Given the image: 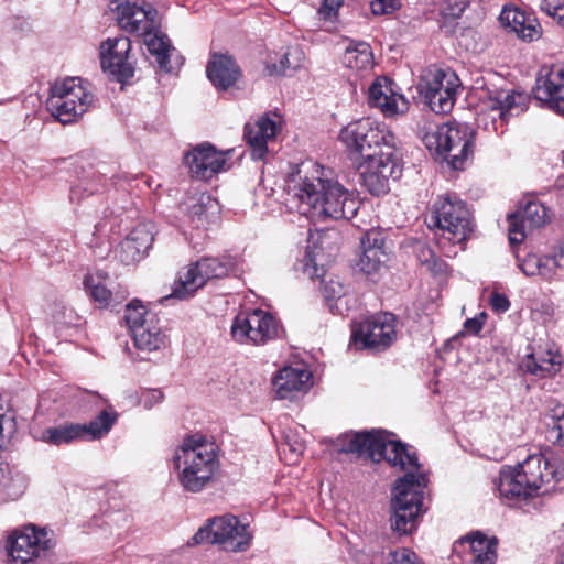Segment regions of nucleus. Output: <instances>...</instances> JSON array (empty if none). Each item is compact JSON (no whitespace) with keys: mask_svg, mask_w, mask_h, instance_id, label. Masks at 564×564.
I'll list each match as a JSON object with an SVG mask.
<instances>
[{"mask_svg":"<svg viewBox=\"0 0 564 564\" xmlns=\"http://www.w3.org/2000/svg\"><path fill=\"white\" fill-rule=\"evenodd\" d=\"M329 310L334 314H338L341 316H349L352 307H351V296L349 293H347L344 296L338 297L337 300L333 301L328 304Z\"/></svg>","mask_w":564,"mask_h":564,"instance_id":"obj_58","label":"nucleus"},{"mask_svg":"<svg viewBox=\"0 0 564 564\" xmlns=\"http://www.w3.org/2000/svg\"><path fill=\"white\" fill-rule=\"evenodd\" d=\"M144 37V44L151 55L155 56L159 66L162 69L170 70V52L173 50L169 37L159 30L156 23L155 30L147 31L142 34Z\"/></svg>","mask_w":564,"mask_h":564,"instance_id":"obj_35","label":"nucleus"},{"mask_svg":"<svg viewBox=\"0 0 564 564\" xmlns=\"http://www.w3.org/2000/svg\"><path fill=\"white\" fill-rule=\"evenodd\" d=\"M561 365L562 357L556 349L539 347L525 356L521 367L525 372L545 378L557 373Z\"/></svg>","mask_w":564,"mask_h":564,"instance_id":"obj_31","label":"nucleus"},{"mask_svg":"<svg viewBox=\"0 0 564 564\" xmlns=\"http://www.w3.org/2000/svg\"><path fill=\"white\" fill-rule=\"evenodd\" d=\"M375 57L371 46L367 42L355 41V68L359 70L372 69Z\"/></svg>","mask_w":564,"mask_h":564,"instance_id":"obj_45","label":"nucleus"},{"mask_svg":"<svg viewBox=\"0 0 564 564\" xmlns=\"http://www.w3.org/2000/svg\"><path fill=\"white\" fill-rule=\"evenodd\" d=\"M424 490L401 489L392 490V517L391 529L400 534H411L416 530L419 517L425 510L423 508Z\"/></svg>","mask_w":564,"mask_h":564,"instance_id":"obj_16","label":"nucleus"},{"mask_svg":"<svg viewBox=\"0 0 564 564\" xmlns=\"http://www.w3.org/2000/svg\"><path fill=\"white\" fill-rule=\"evenodd\" d=\"M153 242V234L148 224L137 225L129 235L119 243L116 254L124 264H131L148 252Z\"/></svg>","mask_w":564,"mask_h":564,"instance_id":"obj_24","label":"nucleus"},{"mask_svg":"<svg viewBox=\"0 0 564 564\" xmlns=\"http://www.w3.org/2000/svg\"><path fill=\"white\" fill-rule=\"evenodd\" d=\"M533 94L547 108L564 116V65L542 66L536 76Z\"/></svg>","mask_w":564,"mask_h":564,"instance_id":"obj_20","label":"nucleus"},{"mask_svg":"<svg viewBox=\"0 0 564 564\" xmlns=\"http://www.w3.org/2000/svg\"><path fill=\"white\" fill-rule=\"evenodd\" d=\"M275 121L268 117L259 118L254 123H246L243 138L251 150L253 160H262L268 153V141L276 134Z\"/></svg>","mask_w":564,"mask_h":564,"instance_id":"obj_28","label":"nucleus"},{"mask_svg":"<svg viewBox=\"0 0 564 564\" xmlns=\"http://www.w3.org/2000/svg\"><path fill=\"white\" fill-rule=\"evenodd\" d=\"M312 379V371L306 366H285L275 373L272 384L279 399L293 400L310 390L313 386Z\"/></svg>","mask_w":564,"mask_h":564,"instance_id":"obj_22","label":"nucleus"},{"mask_svg":"<svg viewBox=\"0 0 564 564\" xmlns=\"http://www.w3.org/2000/svg\"><path fill=\"white\" fill-rule=\"evenodd\" d=\"M560 470L543 454L529 455L514 467H503L499 474L497 489L508 502L533 497L543 484L557 479Z\"/></svg>","mask_w":564,"mask_h":564,"instance_id":"obj_4","label":"nucleus"},{"mask_svg":"<svg viewBox=\"0 0 564 564\" xmlns=\"http://www.w3.org/2000/svg\"><path fill=\"white\" fill-rule=\"evenodd\" d=\"M206 74L218 90H227L235 86L242 75L232 56L217 53L212 55L206 67Z\"/></svg>","mask_w":564,"mask_h":564,"instance_id":"obj_26","label":"nucleus"},{"mask_svg":"<svg viewBox=\"0 0 564 564\" xmlns=\"http://www.w3.org/2000/svg\"><path fill=\"white\" fill-rule=\"evenodd\" d=\"M455 75L451 70H444L435 66L426 68L419 83V91L422 96L434 94L446 89L448 86V76Z\"/></svg>","mask_w":564,"mask_h":564,"instance_id":"obj_38","label":"nucleus"},{"mask_svg":"<svg viewBox=\"0 0 564 564\" xmlns=\"http://www.w3.org/2000/svg\"><path fill=\"white\" fill-rule=\"evenodd\" d=\"M41 440L52 445L68 444L76 440H84L83 427H79V424L47 427L42 432Z\"/></svg>","mask_w":564,"mask_h":564,"instance_id":"obj_39","label":"nucleus"},{"mask_svg":"<svg viewBox=\"0 0 564 564\" xmlns=\"http://www.w3.org/2000/svg\"><path fill=\"white\" fill-rule=\"evenodd\" d=\"M84 286L101 308L116 307L127 296L126 291L113 290L110 276L101 271L88 273L84 279Z\"/></svg>","mask_w":564,"mask_h":564,"instance_id":"obj_25","label":"nucleus"},{"mask_svg":"<svg viewBox=\"0 0 564 564\" xmlns=\"http://www.w3.org/2000/svg\"><path fill=\"white\" fill-rule=\"evenodd\" d=\"M87 192L86 186L84 184H78L70 189L69 199L72 203H80V199L84 195V193Z\"/></svg>","mask_w":564,"mask_h":564,"instance_id":"obj_62","label":"nucleus"},{"mask_svg":"<svg viewBox=\"0 0 564 564\" xmlns=\"http://www.w3.org/2000/svg\"><path fill=\"white\" fill-rule=\"evenodd\" d=\"M29 476L18 466L0 462V502L17 500L29 487Z\"/></svg>","mask_w":564,"mask_h":564,"instance_id":"obj_32","label":"nucleus"},{"mask_svg":"<svg viewBox=\"0 0 564 564\" xmlns=\"http://www.w3.org/2000/svg\"><path fill=\"white\" fill-rule=\"evenodd\" d=\"M186 220L195 228H207L218 218V202L207 193L189 197L182 204Z\"/></svg>","mask_w":564,"mask_h":564,"instance_id":"obj_27","label":"nucleus"},{"mask_svg":"<svg viewBox=\"0 0 564 564\" xmlns=\"http://www.w3.org/2000/svg\"><path fill=\"white\" fill-rule=\"evenodd\" d=\"M173 467L183 490L198 494L213 485L220 469L219 447L202 435H191L175 449Z\"/></svg>","mask_w":564,"mask_h":564,"instance_id":"obj_3","label":"nucleus"},{"mask_svg":"<svg viewBox=\"0 0 564 564\" xmlns=\"http://www.w3.org/2000/svg\"><path fill=\"white\" fill-rule=\"evenodd\" d=\"M485 319H486L485 313H481L476 317L468 318L464 323V328L468 333L478 334L485 324Z\"/></svg>","mask_w":564,"mask_h":564,"instance_id":"obj_60","label":"nucleus"},{"mask_svg":"<svg viewBox=\"0 0 564 564\" xmlns=\"http://www.w3.org/2000/svg\"><path fill=\"white\" fill-rule=\"evenodd\" d=\"M251 540L248 524L241 523L235 516L225 514L209 519L191 538L188 545L210 543L228 552H243L249 549Z\"/></svg>","mask_w":564,"mask_h":564,"instance_id":"obj_8","label":"nucleus"},{"mask_svg":"<svg viewBox=\"0 0 564 564\" xmlns=\"http://www.w3.org/2000/svg\"><path fill=\"white\" fill-rule=\"evenodd\" d=\"M118 416V412L112 406H108L89 423L79 424V427H83L84 440L95 441L105 437L116 424Z\"/></svg>","mask_w":564,"mask_h":564,"instance_id":"obj_34","label":"nucleus"},{"mask_svg":"<svg viewBox=\"0 0 564 564\" xmlns=\"http://www.w3.org/2000/svg\"><path fill=\"white\" fill-rule=\"evenodd\" d=\"M397 154L394 135L372 118L355 121V162L382 158L383 153Z\"/></svg>","mask_w":564,"mask_h":564,"instance_id":"obj_14","label":"nucleus"},{"mask_svg":"<svg viewBox=\"0 0 564 564\" xmlns=\"http://www.w3.org/2000/svg\"><path fill=\"white\" fill-rule=\"evenodd\" d=\"M283 452L289 451L291 454L297 458L305 451V442L301 437L299 429H286L282 432V443H281Z\"/></svg>","mask_w":564,"mask_h":564,"instance_id":"obj_42","label":"nucleus"},{"mask_svg":"<svg viewBox=\"0 0 564 564\" xmlns=\"http://www.w3.org/2000/svg\"><path fill=\"white\" fill-rule=\"evenodd\" d=\"M351 50H352V41H349L348 45L345 47V54L343 57V64L348 68L351 66V63H352V57L350 56Z\"/></svg>","mask_w":564,"mask_h":564,"instance_id":"obj_64","label":"nucleus"},{"mask_svg":"<svg viewBox=\"0 0 564 564\" xmlns=\"http://www.w3.org/2000/svg\"><path fill=\"white\" fill-rule=\"evenodd\" d=\"M367 101L387 119H397L410 109L408 98L400 91L398 85L387 77H378L373 80L368 88Z\"/></svg>","mask_w":564,"mask_h":564,"instance_id":"obj_17","label":"nucleus"},{"mask_svg":"<svg viewBox=\"0 0 564 564\" xmlns=\"http://www.w3.org/2000/svg\"><path fill=\"white\" fill-rule=\"evenodd\" d=\"M474 137L475 131L468 123L448 122L426 132L424 143L458 170L473 152Z\"/></svg>","mask_w":564,"mask_h":564,"instance_id":"obj_7","label":"nucleus"},{"mask_svg":"<svg viewBox=\"0 0 564 564\" xmlns=\"http://www.w3.org/2000/svg\"><path fill=\"white\" fill-rule=\"evenodd\" d=\"M549 220V209L534 197H527L518 210L508 215L510 243L514 246L523 242L531 230L542 227Z\"/></svg>","mask_w":564,"mask_h":564,"instance_id":"obj_18","label":"nucleus"},{"mask_svg":"<svg viewBox=\"0 0 564 564\" xmlns=\"http://www.w3.org/2000/svg\"><path fill=\"white\" fill-rule=\"evenodd\" d=\"M348 288L349 286L345 285L338 278H332L328 281H324L323 294L329 304L338 297L349 293Z\"/></svg>","mask_w":564,"mask_h":564,"instance_id":"obj_47","label":"nucleus"},{"mask_svg":"<svg viewBox=\"0 0 564 564\" xmlns=\"http://www.w3.org/2000/svg\"><path fill=\"white\" fill-rule=\"evenodd\" d=\"M540 8L564 30V0H541Z\"/></svg>","mask_w":564,"mask_h":564,"instance_id":"obj_49","label":"nucleus"},{"mask_svg":"<svg viewBox=\"0 0 564 564\" xmlns=\"http://www.w3.org/2000/svg\"><path fill=\"white\" fill-rule=\"evenodd\" d=\"M397 339V318L391 313L367 316L355 327V345L371 352L386 351Z\"/></svg>","mask_w":564,"mask_h":564,"instance_id":"obj_13","label":"nucleus"},{"mask_svg":"<svg viewBox=\"0 0 564 564\" xmlns=\"http://www.w3.org/2000/svg\"><path fill=\"white\" fill-rule=\"evenodd\" d=\"M518 268L521 272L527 276H535L536 263H538V254L528 253L523 258L519 254H516Z\"/></svg>","mask_w":564,"mask_h":564,"instance_id":"obj_55","label":"nucleus"},{"mask_svg":"<svg viewBox=\"0 0 564 564\" xmlns=\"http://www.w3.org/2000/svg\"><path fill=\"white\" fill-rule=\"evenodd\" d=\"M234 149L218 151L209 143H202L185 154L184 161L191 174L198 180H209L227 170Z\"/></svg>","mask_w":564,"mask_h":564,"instance_id":"obj_21","label":"nucleus"},{"mask_svg":"<svg viewBox=\"0 0 564 564\" xmlns=\"http://www.w3.org/2000/svg\"><path fill=\"white\" fill-rule=\"evenodd\" d=\"M95 101L90 85L79 77L56 83L46 100L47 110L59 122L66 124L83 117Z\"/></svg>","mask_w":564,"mask_h":564,"instance_id":"obj_6","label":"nucleus"},{"mask_svg":"<svg viewBox=\"0 0 564 564\" xmlns=\"http://www.w3.org/2000/svg\"><path fill=\"white\" fill-rule=\"evenodd\" d=\"M54 545L47 530L26 525L9 536L6 549L14 562L26 564L45 555Z\"/></svg>","mask_w":564,"mask_h":564,"instance_id":"obj_15","label":"nucleus"},{"mask_svg":"<svg viewBox=\"0 0 564 564\" xmlns=\"http://www.w3.org/2000/svg\"><path fill=\"white\" fill-rule=\"evenodd\" d=\"M416 258L421 264L433 273H442L445 270L446 264L436 258L434 251L426 245H420L416 248Z\"/></svg>","mask_w":564,"mask_h":564,"instance_id":"obj_46","label":"nucleus"},{"mask_svg":"<svg viewBox=\"0 0 564 564\" xmlns=\"http://www.w3.org/2000/svg\"><path fill=\"white\" fill-rule=\"evenodd\" d=\"M536 267L535 276L547 281L556 278L555 262L551 259V256H538Z\"/></svg>","mask_w":564,"mask_h":564,"instance_id":"obj_51","label":"nucleus"},{"mask_svg":"<svg viewBox=\"0 0 564 564\" xmlns=\"http://www.w3.org/2000/svg\"><path fill=\"white\" fill-rule=\"evenodd\" d=\"M130 50L131 41L127 36L108 39L102 42L100 45L102 70L120 83L131 78L134 74V66Z\"/></svg>","mask_w":564,"mask_h":564,"instance_id":"obj_19","label":"nucleus"},{"mask_svg":"<svg viewBox=\"0 0 564 564\" xmlns=\"http://www.w3.org/2000/svg\"><path fill=\"white\" fill-rule=\"evenodd\" d=\"M304 54L299 47L289 48L280 58L279 64L269 65L271 74H285L288 70H295L302 66Z\"/></svg>","mask_w":564,"mask_h":564,"instance_id":"obj_41","label":"nucleus"},{"mask_svg":"<svg viewBox=\"0 0 564 564\" xmlns=\"http://www.w3.org/2000/svg\"><path fill=\"white\" fill-rule=\"evenodd\" d=\"M360 247L361 254L357 263L359 270L366 275L378 273L387 257L381 234L367 231L360 239Z\"/></svg>","mask_w":564,"mask_h":564,"instance_id":"obj_29","label":"nucleus"},{"mask_svg":"<svg viewBox=\"0 0 564 564\" xmlns=\"http://www.w3.org/2000/svg\"><path fill=\"white\" fill-rule=\"evenodd\" d=\"M343 3L344 0H324L318 10V14L323 20L334 22Z\"/></svg>","mask_w":564,"mask_h":564,"instance_id":"obj_53","label":"nucleus"},{"mask_svg":"<svg viewBox=\"0 0 564 564\" xmlns=\"http://www.w3.org/2000/svg\"><path fill=\"white\" fill-rule=\"evenodd\" d=\"M528 107V96L521 91L494 89L488 90L478 113V126L487 131L502 132L510 117L522 113Z\"/></svg>","mask_w":564,"mask_h":564,"instance_id":"obj_10","label":"nucleus"},{"mask_svg":"<svg viewBox=\"0 0 564 564\" xmlns=\"http://www.w3.org/2000/svg\"><path fill=\"white\" fill-rule=\"evenodd\" d=\"M499 21L503 28L514 32L523 41H533L541 35L538 20L517 8L505 7L499 15Z\"/></svg>","mask_w":564,"mask_h":564,"instance_id":"obj_30","label":"nucleus"},{"mask_svg":"<svg viewBox=\"0 0 564 564\" xmlns=\"http://www.w3.org/2000/svg\"><path fill=\"white\" fill-rule=\"evenodd\" d=\"M388 564H423L416 553L401 547L389 553Z\"/></svg>","mask_w":564,"mask_h":564,"instance_id":"obj_50","label":"nucleus"},{"mask_svg":"<svg viewBox=\"0 0 564 564\" xmlns=\"http://www.w3.org/2000/svg\"><path fill=\"white\" fill-rule=\"evenodd\" d=\"M547 440L560 446H564V409L552 417L547 429Z\"/></svg>","mask_w":564,"mask_h":564,"instance_id":"obj_48","label":"nucleus"},{"mask_svg":"<svg viewBox=\"0 0 564 564\" xmlns=\"http://www.w3.org/2000/svg\"><path fill=\"white\" fill-rule=\"evenodd\" d=\"M359 174V184L373 196L389 192L390 180H397L402 174V166L397 154L383 153L382 158H371L355 162Z\"/></svg>","mask_w":564,"mask_h":564,"instance_id":"obj_12","label":"nucleus"},{"mask_svg":"<svg viewBox=\"0 0 564 564\" xmlns=\"http://www.w3.org/2000/svg\"><path fill=\"white\" fill-rule=\"evenodd\" d=\"M134 345L143 351H156L167 346V336L159 324L156 315H150L148 324L131 334Z\"/></svg>","mask_w":564,"mask_h":564,"instance_id":"obj_33","label":"nucleus"},{"mask_svg":"<svg viewBox=\"0 0 564 564\" xmlns=\"http://www.w3.org/2000/svg\"><path fill=\"white\" fill-rule=\"evenodd\" d=\"M402 7V0H371L370 9L375 15H386L398 11Z\"/></svg>","mask_w":564,"mask_h":564,"instance_id":"obj_52","label":"nucleus"},{"mask_svg":"<svg viewBox=\"0 0 564 564\" xmlns=\"http://www.w3.org/2000/svg\"><path fill=\"white\" fill-rule=\"evenodd\" d=\"M355 455L373 463L386 462L397 474H401L392 490H425L429 473L420 463L416 449L384 430L355 432Z\"/></svg>","mask_w":564,"mask_h":564,"instance_id":"obj_1","label":"nucleus"},{"mask_svg":"<svg viewBox=\"0 0 564 564\" xmlns=\"http://www.w3.org/2000/svg\"><path fill=\"white\" fill-rule=\"evenodd\" d=\"M339 140L346 144L348 150L352 148V131L349 129V127H344L339 133Z\"/></svg>","mask_w":564,"mask_h":564,"instance_id":"obj_63","label":"nucleus"},{"mask_svg":"<svg viewBox=\"0 0 564 564\" xmlns=\"http://www.w3.org/2000/svg\"><path fill=\"white\" fill-rule=\"evenodd\" d=\"M286 203L306 217L322 221L350 217L346 215L347 192L338 183L323 180L315 169L310 175L304 164L285 182Z\"/></svg>","mask_w":564,"mask_h":564,"instance_id":"obj_2","label":"nucleus"},{"mask_svg":"<svg viewBox=\"0 0 564 564\" xmlns=\"http://www.w3.org/2000/svg\"><path fill=\"white\" fill-rule=\"evenodd\" d=\"M15 431V422L12 415L4 412L0 406V448L4 444L6 435H11Z\"/></svg>","mask_w":564,"mask_h":564,"instance_id":"obj_56","label":"nucleus"},{"mask_svg":"<svg viewBox=\"0 0 564 564\" xmlns=\"http://www.w3.org/2000/svg\"><path fill=\"white\" fill-rule=\"evenodd\" d=\"M459 88V79L456 75L448 76V86L442 91L425 95L423 98L432 111L436 113H447L453 109L456 100L457 89Z\"/></svg>","mask_w":564,"mask_h":564,"instance_id":"obj_36","label":"nucleus"},{"mask_svg":"<svg viewBox=\"0 0 564 564\" xmlns=\"http://www.w3.org/2000/svg\"><path fill=\"white\" fill-rule=\"evenodd\" d=\"M163 400V393L159 389H147L141 392L140 404L147 410L152 409L154 405L161 403Z\"/></svg>","mask_w":564,"mask_h":564,"instance_id":"obj_57","label":"nucleus"},{"mask_svg":"<svg viewBox=\"0 0 564 564\" xmlns=\"http://www.w3.org/2000/svg\"><path fill=\"white\" fill-rule=\"evenodd\" d=\"M326 449L332 456L340 457L352 453V434L349 432L340 434L337 438L325 441Z\"/></svg>","mask_w":564,"mask_h":564,"instance_id":"obj_44","label":"nucleus"},{"mask_svg":"<svg viewBox=\"0 0 564 564\" xmlns=\"http://www.w3.org/2000/svg\"><path fill=\"white\" fill-rule=\"evenodd\" d=\"M238 272V260L231 256L203 258L178 274L170 296L186 300L210 279H220Z\"/></svg>","mask_w":564,"mask_h":564,"instance_id":"obj_9","label":"nucleus"},{"mask_svg":"<svg viewBox=\"0 0 564 564\" xmlns=\"http://www.w3.org/2000/svg\"><path fill=\"white\" fill-rule=\"evenodd\" d=\"M230 332L232 338L240 344L260 346L279 338L282 327L270 313L258 308L238 314Z\"/></svg>","mask_w":564,"mask_h":564,"instance_id":"obj_11","label":"nucleus"},{"mask_svg":"<svg viewBox=\"0 0 564 564\" xmlns=\"http://www.w3.org/2000/svg\"><path fill=\"white\" fill-rule=\"evenodd\" d=\"M150 315L155 314L149 312L141 302L133 301L129 303L126 306L124 319L127 322L130 333L133 334L134 330H137V328H142L143 325H145V323L148 324Z\"/></svg>","mask_w":564,"mask_h":564,"instance_id":"obj_40","label":"nucleus"},{"mask_svg":"<svg viewBox=\"0 0 564 564\" xmlns=\"http://www.w3.org/2000/svg\"><path fill=\"white\" fill-rule=\"evenodd\" d=\"M551 259L555 262V273L556 276H558L564 270V245L560 246L554 251V253L551 256Z\"/></svg>","mask_w":564,"mask_h":564,"instance_id":"obj_61","label":"nucleus"},{"mask_svg":"<svg viewBox=\"0 0 564 564\" xmlns=\"http://www.w3.org/2000/svg\"><path fill=\"white\" fill-rule=\"evenodd\" d=\"M316 247H307L305 250V254L302 259L303 262V271L307 273L311 278L314 275H319V269L317 268L316 262Z\"/></svg>","mask_w":564,"mask_h":564,"instance_id":"obj_54","label":"nucleus"},{"mask_svg":"<svg viewBox=\"0 0 564 564\" xmlns=\"http://www.w3.org/2000/svg\"><path fill=\"white\" fill-rule=\"evenodd\" d=\"M491 308L496 313H505L510 307V301L505 294L492 292L489 299Z\"/></svg>","mask_w":564,"mask_h":564,"instance_id":"obj_59","label":"nucleus"},{"mask_svg":"<svg viewBox=\"0 0 564 564\" xmlns=\"http://www.w3.org/2000/svg\"><path fill=\"white\" fill-rule=\"evenodd\" d=\"M466 539L469 542L473 564H495L497 558L496 540L486 539L479 532L468 535Z\"/></svg>","mask_w":564,"mask_h":564,"instance_id":"obj_37","label":"nucleus"},{"mask_svg":"<svg viewBox=\"0 0 564 564\" xmlns=\"http://www.w3.org/2000/svg\"><path fill=\"white\" fill-rule=\"evenodd\" d=\"M436 8L444 20L462 17L469 4L468 0H436Z\"/></svg>","mask_w":564,"mask_h":564,"instance_id":"obj_43","label":"nucleus"},{"mask_svg":"<svg viewBox=\"0 0 564 564\" xmlns=\"http://www.w3.org/2000/svg\"><path fill=\"white\" fill-rule=\"evenodd\" d=\"M158 11L149 3H121L117 7V21L119 26L129 33L138 35L153 31L156 26Z\"/></svg>","mask_w":564,"mask_h":564,"instance_id":"obj_23","label":"nucleus"},{"mask_svg":"<svg viewBox=\"0 0 564 564\" xmlns=\"http://www.w3.org/2000/svg\"><path fill=\"white\" fill-rule=\"evenodd\" d=\"M431 220L441 230L437 246L445 257L454 258L465 250L473 232L471 216L465 202L455 195L440 196L433 204Z\"/></svg>","mask_w":564,"mask_h":564,"instance_id":"obj_5","label":"nucleus"}]
</instances>
